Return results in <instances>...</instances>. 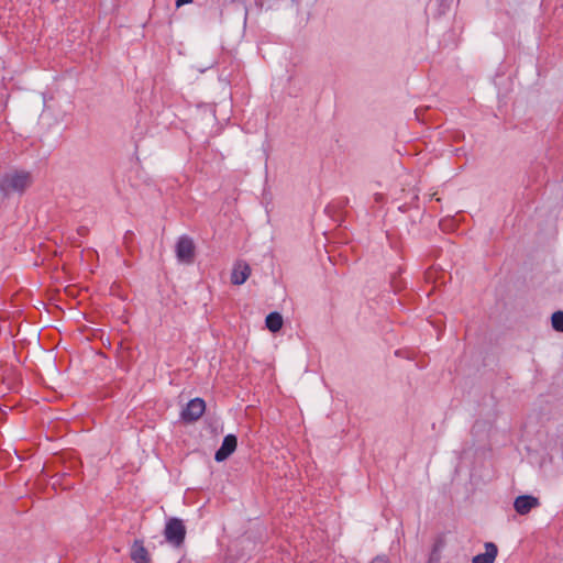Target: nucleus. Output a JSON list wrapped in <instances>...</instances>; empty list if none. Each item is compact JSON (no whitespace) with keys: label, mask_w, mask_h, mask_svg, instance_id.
I'll return each mask as SVG.
<instances>
[{"label":"nucleus","mask_w":563,"mask_h":563,"mask_svg":"<svg viewBox=\"0 0 563 563\" xmlns=\"http://www.w3.org/2000/svg\"><path fill=\"white\" fill-rule=\"evenodd\" d=\"M194 0H176V7L180 8L185 4L191 3Z\"/></svg>","instance_id":"nucleus-12"},{"label":"nucleus","mask_w":563,"mask_h":563,"mask_svg":"<svg viewBox=\"0 0 563 563\" xmlns=\"http://www.w3.org/2000/svg\"><path fill=\"white\" fill-rule=\"evenodd\" d=\"M194 241L187 235L180 236L176 243L177 260L181 263L190 264L194 261Z\"/></svg>","instance_id":"nucleus-3"},{"label":"nucleus","mask_w":563,"mask_h":563,"mask_svg":"<svg viewBox=\"0 0 563 563\" xmlns=\"http://www.w3.org/2000/svg\"><path fill=\"white\" fill-rule=\"evenodd\" d=\"M498 554V548L493 542L485 543V552L479 553L472 559V563H494Z\"/></svg>","instance_id":"nucleus-8"},{"label":"nucleus","mask_w":563,"mask_h":563,"mask_svg":"<svg viewBox=\"0 0 563 563\" xmlns=\"http://www.w3.org/2000/svg\"><path fill=\"white\" fill-rule=\"evenodd\" d=\"M551 322L554 330L563 332V311L554 312Z\"/></svg>","instance_id":"nucleus-11"},{"label":"nucleus","mask_w":563,"mask_h":563,"mask_svg":"<svg viewBox=\"0 0 563 563\" xmlns=\"http://www.w3.org/2000/svg\"><path fill=\"white\" fill-rule=\"evenodd\" d=\"M539 505V499L532 495H520L514 501V508L519 515H527Z\"/></svg>","instance_id":"nucleus-6"},{"label":"nucleus","mask_w":563,"mask_h":563,"mask_svg":"<svg viewBox=\"0 0 563 563\" xmlns=\"http://www.w3.org/2000/svg\"><path fill=\"white\" fill-rule=\"evenodd\" d=\"M238 439L234 434H228L223 438L221 446L216 451L214 460L217 462L225 461L236 449Z\"/></svg>","instance_id":"nucleus-5"},{"label":"nucleus","mask_w":563,"mask_h":563,"mask_svg":"<svg viewBox=\"0 0 563 563\" xmlns=\"http://www.w3.org/2000/svg\"><path fill=\"white\" fill-rule=\"evenodd\" d=\"M164 536L167 542L175 547L183 544L186 537V528L183 520L172 518L167 521Z\"/></svg>","instance_id":"nucleus-2"},{"label":"nucleus","mask_w":563,"mask_h":563,"mask_svg":"<svg viewBox=\"0 0 563 563\" xmlns=\"http://www.w3.org/2000/svg\"><path fill=\"white\" fill-rule=\"evenodd\" d=\"M206 410V402L202 398L196 397L191 399L183 409L180 417L186 422L198 420Z\"/></svg>","instance_id":"nucleus-4"},{"label":"nucleus","mask_w":563,"mask_h":563,"mask_svg":"<svg viewBox=\"0 0 563 563\" xmlns=\"http://www.w3.org/2000/svg\"><path fill=\"white\" fill-rule=\"evenodd\" d=\"M251 274V268L246 263L239 262L234 265L231 282L233 285H242L246 282Z\"/></svg>","instance_id":"nucleus-9"},{"label":"nucleus","mask_w":563,"mask_h":563,"mask_svg":"<svg viewBox=\"0 0 563 563\" xmlns=\"http://www.w3.org/2000/svg\"><path fill=\"white\" fill-rule=\"evenodd\" d=\"M32 184V175L26 170H11L0 178V194L9 197L12 194H23Z\"/></svg>","instance_id":"nucleus-1"},{"label":"nucleus","mask_w":563,"mask_h":563,"mask_svg":"<svg viewBox=\"0 0 563 563\" xmlns=\"http://www.w3.org/2000/svg\"><path fill=\"white\" fill-rule=\"evenodd\" d=\"M130 558L134 563H150L151 556L143 540L136 539L130 548Z\"/></svg>","instance_id":"nucleus-7"},{"label":"nucleus","mask_w":563,"mask_h":563,"mask_svg":"<svg viewBox=\"0 0 563 563\" xmlns=\"http://www.w3.org/2000/svg\"><path fill=\"white\" fill-rule=\"evenodd\" d=\"M372 563H389L388 560L384 556H377L375 558Z\"/></svg>","instance_id":"nucleus-13"},{"label":"nucleus","mask_w":563,"mask_h":563,"mask_svg":"<svg viewBox=\"0 0 563 563\" xmlns=\"http://www.w3.org/2000/svg\"><path fill=\"white\" fill-rule=\"evenodd\" d=\"M267 329L272 332H277L283 327V317L280 313L274 311L267 314L265 319Z\"/></svg>","instance_id":"nucleus-10"}]
</instances>
